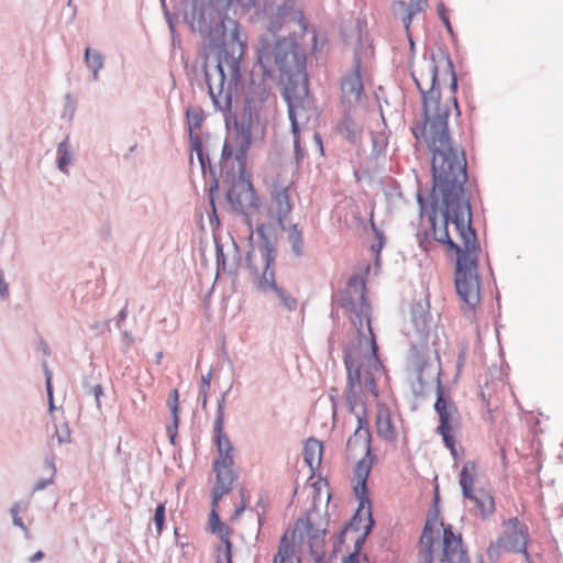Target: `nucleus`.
<instances>
[{"label":"nucleus","instance_id":"33","mask_svg":"<svg viewBox=\"0 0 563 563\" xmlns=\"http://www.w3.org/2000/svg\"><path fill=\"white\" fill-rule=\"evenodd\" d=\"M165 517H166L165 504H159L156 507L155 514H154V523H155V527H156L157 534H161L163 529H164Z\"/></svg>","mask_w":563,"mask_h":563},{"label":"nucleus","instance_id":"19","mask_svg":"<svg viewBox=\"0 0 563 563\" xmlns=\"http://www.w3.org/2000/svg\"><path fill=\"white\" fill-rule=\"evenodd\" d=\"M442 563H468L466 551L462 545L460 536L453 533L451 528H443Z\"/></svg>","mask_w":563,"mask_h":563},{"label":"nucleus","instance_id":"45","mask_svg":"<svg viewBox=\"0 0 563 563\" xmlns=\"http://www.w3.org/2000/svg\"><path fill=\"white\" fill-rule=\"evenodd\" d=\"M442 20H443V22L445 23V25L448 26V29L450 30V29H451V26H450L449 19H448V18H445V16H442Z\"/></svg>","mask_w":563,"mask_h":563},{"label":"nucleus","instance_id":"16","mask_svg":"<svg viewBox=\"0 0 563 563\" xmlns=\"http://www.w3.org/2000/svg\"><path fill=\"white\" fill-rule=\"evenodd\" d=\"M209 530L211 533L217 534L221 541V544L216 549V562L232 563L233 544L231 542V536L233 534V529L220 520L218 510L213 507L209 515Z\"/></svg>","mask_w":563,"mask_h":563},{"label":"nucleus","instance_id":"22","mask_svg":"<svg viewBox=\"0 0 563 563\" xmlns=\"http://www.w3.org/2000/svg\"><path fill=\"white\" fill-rule=\"evenodd\" d=\"M472 501L482 518H488L495 512V500L487 489H477L471 493V496H463Z\"/></svg>","mask_w":563,"mask_h":563},{"label":"nucleus","instance_id":"47","mask_svg":"<svg viewBox=\"0 0 563 563\" xmlns=\"http://www.w3.org/2000/svg\"><path fill=\"white\" fill-rule=\"evenodd\" d=\"M247 260H249V266H250V268H253V264H252V256L250 255Z\"/></svg>","mask_w":563,"mask_h":563},{"label":"nucleus","instance_id":"9","mask_svg":"<svg viewBox=\"0 0 563 563\" xmlns=\"http://www.w3.org/2000/svg\"><path fill=\"white\" fill-rule=\"evenodd\" d=\"M455 287L462 301L474 308L481 300L479 278L477 274V253L457 256Z\"/></svg>","mask_w":563,"mask_h":563},{"label":"nucleus","instance_id":"15","mask_svg":"<svg viewBox=\"0 0 563 563\" xmlns=\"http://www.w3.org/2000/svg\"><path fill=\"white\" fill-rule=\"evenodd\" d=\"M375 430L378 438L394 443L402 431V419L383 402L376 406Z\"/></svg>","mask_w":563,"mask_h":563},{"label":"nucleus","instance_id":"29","mask_svg":"<svg viewBox=\"0 0 563 563\" xmlns=\"http://www.w3.org/2000/svg\"><path fill=\"white\" fill-rule=\"evenodd\" d=\"M85 59L87 66L93 71V77L97 78V73L103 66L102 57L98 52H91L89 48L85 52Z\"/></svg>","mask_w":563,"mask_h":563},{"label":"nucleus","instance_id":"3","mask_svg":"<svg viewBox=\"0 0 563 563\" xmlns=\"http://www.w3.org/2000/svg\"><path fill=\"white\" fill-rule=\"evenodd\" d=\"M444 75L450 79V85L444 86L438 91H431L422 98L423 102V124L415 130V136L421 139L432 152V172L438 170L437 161L442 163V169L455 168L457 162H463L466 167L464 151L454 146L450 140L448 119L452 112L460 115V109L456 100L457 79L455 71L451 69L448 62L444 60Z\"/></svg>","mask_w":563,"mask_h":563},{"label":"nucleus","instance_id":"12","mask_svg":"<svg viewBox=\"0 0 563 563\" xmlns=\"http://www.w3.org/2000/svg\"><path fill=\"white\" fill-rule=\"evenodd\" d=\"M529 533L528 527L518 518H510L503 522V532L498 539L488 547V555L498 558L503 552H515L527 555Z\"/></svg>","mask_w":563,"mask_h":563},{"label":"nucleus","instance_id":"4","mask_svg":"<svg viewBox=\"0 0 563 563\" xmlns=\"http://www.w3.org/2000/svg\"><path fill=\"white\" fill-rule=\"evenodd\" d=\"M325 533V520L317 511H309L299 518L290 531H286L279 541L273 563H300V552L305 548L313 552Z\"/></svg>","mask_w":563,"mask_h":563},{"label":"nucleus","instance_id":"13","mask_svg":"<svg viewBox=\"0 0 563 563\" xmlns=\"http://www.w3.org/2000/svg\"><path fill=\"white\" fill-rule=\"evenodd\" d=\"M448 62L451 69L454 70L453 64L448 56H440L438 59L432 57L418 65L412 71V78L422 96L430 95L431 91H438L444 86L450 85V79L444 75L443 63Z\"/></svg>","mask_w":563,"mask_h":563},{"label":"nucleus","instance_id":"31","mask_svg":"<svg viewBox=\"0 0 563 563\" xmlns=\"http://www.w3.org/2000/svg\"><path fill=\"white\" fill-rule=\"evenodd\" d=\"M428 311L421 305L413 306L411 309V318L415 324L424 328L427 323Z\"/></svg>","mask_w":563,"mask_h":563},{"label":"nucleus","instance_id":"38","mask_svg":"<svg viewBox=\"0 0 563 563\" xmlns=\"http://www.w3.org/2000/svg\"><path fill=\"white\" fill-rule=\"evenodd\" d=\"M375 232H376V236H377V243L372 246V251H373V253H375L376 261H378L379 253L384 246L385 239L380 232H378V231H375Z\"/></svg>","mask_w":563,"mask_h":563},{"label":"nucleus","instance_id":"14","mask_svg":"<svg viewBox=\"0 0 563 563\" xmlns=\"http://www.w3.org/2000/svg\"><path fill=\"white\" fill-rule=\"evenodd\" d=\"M231 208L240 213L258 209V198L250 179H236L228 191Z\"/></svg>","mask_w":563,"mask_h":563},{"label":"nucleus","instance_id":"27","mask_svg":"<svg viewBox=\"0 0 563 563\" xmlns=\"http://www.w3.org/2000/svg\"><path fill=\"white\" fill-rule=\"evenodd\" d=\"M393 14L399 19L405 29L408 31L412 21V18L418 14L413 8L405 1H396L391 5Z\"/></svg>","mask_w":563,"mask_h":563},{"label":"nucleus","instance_id":"36","mask_svg":"<svg viewBox=\"0 0 563 563\" xmlns=\"http://www.w3.org/2000/svg\"><path fill=\"white\" fill-rule=\"evenodd\" d=\"M289 240L292 243V246L297 253L300 251V246L302 244V233L297 228V225H294L289 232Z\"/></svg>","mask_w":563,"mask_h":563},{"label":"nucleus","instance_id":"28","mask_svg":"<svg viewBox=\"0 0 563 563\" xmlns=\"http://www.w3.org/2000/svg\"><path fill=\"white\" fill-rule=\"evenodd\" d=\"M187 121L189 126L190 136H192V132L195 130H199L203 123V111L200 108H191L188 109L187 112Z\"/></svg>","mask_w":563,"mask_h":563},{"label":"nucleus","instance_id":"1","mask_svg":"<svg viewBox=\"0 0 563 563\" xmlns=\"http://www.w3.org/2000/svg\"><path fill=\"white\" fill-rule=\"evenodd\" d=\"M354 289L358 294L357 301H349L345 303L350 318L355 324L360 344L363 340L368 345V351L364 354L351 353L344 358L347 369V401L351 404V411L355 413L357 419V428L353 435L349 438L346 449L353 456L363 455L367 460L371 453V433L368 428V417L365 412H356L353 404H364L363 394L369 391L377 396L376 379L382 375L383 366L377 355V345L375 336L371 328L369 305L365 298V286L360 287L350 284L351 291Z\"/></svg>","mask_w":563,"mask_h":563},{"label":"nucleus","instance_id":"18","mask_svg":"<svg viewBox=\"0 0 563 563\" xmlns=\"http://www.w3.org/2000/svg\"><path fill=\"white\" fill-rule=\"evenodd\" d=\"M251 121H241L236 123L233 132L227 139L223 145L222 155L224 157L235 156L240 158L245 155L252 141Z\"/></svg>","mask_w":563,"mask_h":563},{"label":"nucleus","instance_id":"20","mask_svg":"<svg viewBox=\"0 0 563 563\" xmlns=\"http://www.w3.org/2000/svg\"><path fill=\"white\" fill-rule=\"evenodd\" d=\"M371 461L362 459L355 466L354 476L356 479V484L354 486V493L356 498L358 499L360 507L358 512L363 511L365 505L369 506L368 492L366 488V481L371 472ZM367 515L371 516L369 507H367Z\"/></svg>","mask_w":563,"mask_h":563},{"label":"nucleus","instance_id":"39","mask_svg":"<svg viewBox=\"0 0 563 563\" xmlns=\"http://www.w3.org/2000/svg\"><path fill=\"white\" fill-rule=\"evenodd\" d=\"M409 4L417 13H420L428 7V0H410Z\"/></svg>","mask_w":563,"mask_h":563},{"label":"nucleus","instance_id":"44","mask_svg":"<svg viewBox=\"0 0 563 563\" xmlns=\"http://www.w3.org/2000/svg\"><path fill=\"white\" fill-rule=\"evenodd\" d=\"M167 431H168V432H169V434H170V441L174 443V439H175V437H176V432H172V428H169V427L167 428Z\"/></svg>","mask_w":563,"mask_h":563},{"label":"nucleus","instance_id":"37","mask_svg":"<svg viewBox=\"0 0 563 563\" xmlns=\"http://www.w3.org/2000/svg\"><path fill=\"white\" fill-rule=\"evenodd\" d=\"M290 19L298 23L301 33H305L307 31V22L302 11L294 12Z\"/></svg>","mask_w":563,"mask_h":563},{"label":"nucleus","instance_id":"8","mask_svg":"<svg viewBox=\"0 0 563 563\" xmlns=\"http://www.w3.org/2000/svg\"><path fill=\"white\" fill-rule=\"evenodd\" d=\"M272 174L268 184L269 201L267 213L269 219L283 225L292 209L290 196L291 191H294V181L287 177L282 166L274 167Z\"/></svg>","mask_w":563,"mask_h":563},{"label":"nucleus","instance_id":"32","mask_svg":"<svg viewBox=\"0 0 563 563\" xmlns=\"http://www.w3.org/2000/svg\"><path fill=\"white\" fill-rule=\"evenodd\" d=\"M57 153H58V161H57L58 168L63 172H66V168L70 163V154H69L68 148L65 143L59 144V146L57 148Z\"/></svg>","mask_w":563,"mask_h":563},{"label":"nucleus","instance_id":"21","mask_svg":"<svg viewBox=\"0 0 563 563\" xmlns=\"http://www.w3.org/2000/svg\"><path fill=\"white\" fill-rule=\"evenodd\" d=\"M261 258L264 264V271L256 282L257 288L263 292L275 291L278 286L275 282V273L272 269V265L275 261L273 250L268 246L261 249Z\"/></svg>","mask_w":563,"mask_h":563},{"label":"nucleus","instance_id":"35","mask_svg":"<svg viewBox=\"0 0 563 563\" xmlns=\"http://www.w3.org/2000/svg\"><path fill=\"white\" fill-rule=\"evenodd\" d=\"M210 379H211V374L210 373H208L207 375H203L201 377V385H200L199 395L201 397L202 408H205L206 405H207L208 393H209V389H210Z\"/></svg>","mask_w":563,"mask_h":563},{"label":"nucleus","instance_id":"5","mask_svg":"<svg viewBox=\"0 0 563 563\" xmlns=\"http://www.w3.org/2000/svg\"><path fill=\"white\" fill-rule=\"evenodd\" d=\"M224 427V408L222 405L218 407V415L213 423L214 440L218 448L219 457L213 462V471L216 473V482L212 488L211 507L218 508L220 499L223 495L232 490L235 475L233 473V446L223 433Z\"/></svg>","mask_w":563,"mask_h":563},{"label":"nucleus","instance_id":"34","mask_svg":"<svg viewBox=\"0 0 563 563\" xmlns=\"http://www.w3.org/2000/svg\"><path fill=\"white\" fill-rule=\"evenodd\" d=\"M274 292L288 310L291 311L297 308V300L292 296L288 295L284 289L278 287Z\"/></svg>","mask_w":563,"mask_h":563},{"label":"nucleus","instance_id":"26","mask_svg":"<svg viewBox=\"0 0 563 563\" xmlns=\"http://www.w3.org/2000/svg\"><path fill=\"white\" fill-rule=\"evenodd\" d=\"M300 102L297 100L288 99V115L291 122V132L294 134V146L296 156L298 159L303 157V153L300 148V139H299V125H298V117L300 115Z\"/></svg>","mask_w":563,"mask_h":563},{"label":"nucleus","instance_id":"43","mask_svg":"<svg viewBox=\"0 0 563 563\" xmlns=\"http://www.w3.org/2000/svg\"><path fill=\"white\" fill-rule=\"evenodd\" d=\"M13 521H14V523H15L16 526H19V527H21V528L25 529V527H24V525H23V521H22V519H21L19 516H14Z\"/></svg>","mask_w":563,"mask_h":563},{"label":"nucleus","instance_id":"41","mask_svg":"<svg viewBox=\"0 0 563 563\" xmlns=\"http://www.w3.org/2000/svg\"><path fill=\"white\" fill-rule=\"evenodd\" d=\"M44 558V553L42 551H37L36 553H34L31 558H30V562L31 563H35V562H38L41 561L42 559Z\"/></svg>","mask_w":563,"mask_h":563},{"label":"nucleus","instance_id":"10","mask_svg":"<svg viewBox=\"0 0 563 563\" xmlns=\"http://www.w3.org/2000/svg\"><path fill=\"white\" fill-rule=\"evenodd\" d=\"M434 410L439 416L437 431L441 434L446 448L455 455L456 434L461 427V415L455 402L441 388L437 393Z\"/></svg>","mask_w":563,"mask_h":563},{"label":"nucleus","instance_id":"6","mask_svg":"<svg viewBox=\"0 0 563 563\" xmlns=\"http://www.w3.org/2000/svg\"><path fill=\"white\" fill-rule=\"evenodd\" d=\"M210 40L218 52V69L222 79L224 78V66L233 75L238 74L245 48L244 42L240 38L238 23L233 20L221 21L210 31Z\"/></svg>","mask_w":563,"mask_h":563},{"label":"nucleus","instance_id":"30","mask_svg":"<svg viewBox=\"0 0 563 563\" xmlns=\"http://www.w3.org/2000/svg\"><path fill=\"white\" fill-rule=\"evenodd\" d=\"M178 401H179V394H178V390L177 389H173L169 394V399H168V406H169V409L172 411V416H173V423H174V429L176 430L177 427H178V422H179V417H178Z\"/></svg>","mask_w":563,"mask_h":563},{"label":"nucleus","instance_id":"23","mask_svg":"<svg viewBox=\"0 0 563 563\" xmlns=\"http://www.w3.org/2000/svg\"><path fill=\"white\" fill-rule=\"evenodd\" d=\"M342 92L349 102H357L361 99L364 87L358 66L353 73L344 77L342 81Z\"/></svg>","mask_w":563,"mask_h":563},{"label":"nucleus","instance_id":"17","mask_svg":"<svg viewBox=\"0 0 563 563\" xmlns=\"http://www.w3.org/2000/svg\"><path fill=\"white\" fill-rule=\"evenodd\" d=\"M251 121H241L236 123L233 132L227 139L223 145L222 155L224 157L235 156L240 158L245 155L252 141Z\"/></svg>","mask_w":563,"mask_h":563},{"label":"nucleus","instance_id":"11","mask_svg":"<svg viewBox=\"0 0 563 563\" xmlns=\"http://www.w3.org/2000/svg\"><path fill=\"white\" fill-rule=\"evenodd\" d=\"M369 531V526L365 527V531L361 532L356 526L355 522H351L344 527V529L341 531V533L338 537V541L334 544V551L341 552L342 545H344L345 542H350L353 544V551L343 560L342 563H361L360 561V551L361 548L365 541V538ZM421 545L426 547V559L428 560V563H431V547L433 543V533L432 528L429 522L426 523L421 538H420Z\"/></svg>","mask_w":563,"mask_h":563},{"label":"nucleus","instance_id":"42","mask_svg":"<svg viewBox=\"0 0 563 563\" xmlns=\"http://www.w3.org/2000/svg\"><path fill=\"white\" fill-rule=\"evenodd\" d=\"M49 483H52V479H49V481H40V482L36 483L34 489L35 490H41V489L45 488L46 485L49 484Z\"/></svg>","mask_w":563,"mask_h":563},{"label":"nucleus","instance_id":"24","mask_svg":"<svg viewBox=\"0 0 563 563\" xmlns=\"http://www.w3.org/2000/svg\"><path fill=\"white\" fill-rule=\"evenodd\" d=\"M323 444L317 439L310 438L306 441L303 448V459L311 473H314L322 460Z\"/></svg>","mask_w":563,"mask_h":563},{"label":"nucleus","instance_id":"7","mask_svg":"<svg viewBox=\"0 0 563 563\" xmlns=\"http://www.w3.org/2000/svg\"><path fill=\"white\" fill-rule=\"evenodd\" d=\"M257 58L265 73H271L273 68L288 71L292 64L299 63L295 41L286 37L277 40L272 34L261 38Z\"/></svg>","mask_w":563,"mask_h":563},{"label":"nucleus","instance_id":"25","mask_svg":"<svg viewBox=\"0 0 563 563\" xmlns=\"http://www.w3.org/2000/svg\"><path fill=\"white\" fill-rule=\"evenodd\" d=\"M478 466L473 461H467L463 464L460 472L459 484L462 488L463 496H471L473 490H476L474 485L477 476Z\"/></svg>","mask_w":563,"mask_h":563},{"label":"nucleus","instance_id":"40","mask_svg":"<svg viewBox=\"0 0 563 563\" xmlns=\"http://www.w3.org/2000/svg\"><path fill=\"white\" fill-rule=\"evenodd\" d=\"M246 505H247V500L244 498V495L242 494V499H241V503L240 505L236 507L234 514L232 515L231 517V520H236L240 515L244 511V509L246 508Z\"/></svg>","mask_w":563,"mask_h":563},{"label":"nucleus","instance_id":"2","mask_svg":"<svg viewBox=\"0 0 563 563\" xmlns=\"http://www.w3.org/2000/svg\"><path fill=\"white\" fill-rule=\"evenodd\" d=\"M438 170L433 174V191H438L445 205L440 222L431 219L432 234L435 241L446 244L457 255L476 254L478 243L475 231L471 227L472 211L470 199L464 188L467 180L466 167L460 161L455 168L442 169L437 161Z\"/></svg>","mask_w":563,"mask_h":563},{"label":"nucleus","instance_id":"46","mask_svg":"<svg viewBox=\"0 0 563 563\" xmlns=\"http://www.w3.org/2000/svg\"><path fill=\"white\" fill-rule=\"evenodd\" d=\"M47 390H48V394L52 395L51 378L49 377L47 378Z\"/></svg>","mask_w":563,"mask_h":563}]
</instances>
